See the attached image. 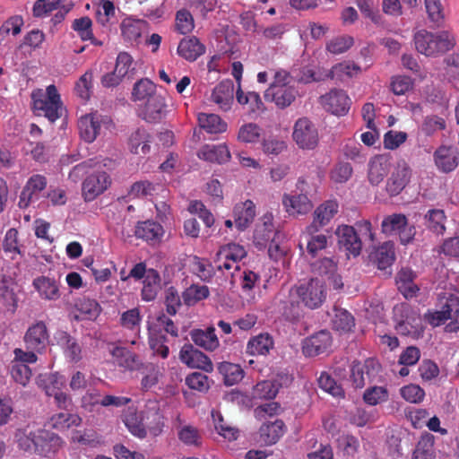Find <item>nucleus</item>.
<instances>
[{
  "instance_id": "obj_34",
  "label": "nucleus",
  "mask_w": 459,
  "mask_h": 459,
  "mask_svg": "<svg viewBox=\"0 0 459 459\" xmlns=\"http://www.w3.org/2000/svg\"><path fill=\"white\" fill-rule=\"evenodd\" d=\"M194 343L207 351H214L219 347V340L215 333L214 327H208L206 330L195 329L190 333Z\"/></svg>"
},
{
  "instance_id": "obj_42",
  "label": "nucleus",
  "mask_w": 459,
  "mask_h": 459,
  "mask_svg": "<svg viewBox=\"0 0 459 459\" xmlns=\"http://www.w3.org/2000/svg\"><path fill=\"white\" fill-rule=\"evenodd\" d=\"M320 229L310 231L309 225L306 228L304 236L307 238V253L315 257L317 253L327 247L328 238L325 234L319 233Z\"/></svg>"
},
{
  "instance_id": "obj_54",
  "label": "nucleus",
  "mask_w": 459,
  "mask_h": 459,
  "mask_svg": "<svg viewBox=\"0 0 459 459\" xmlns=\"http://www.w3.org/2000/svg\"><path fill=\"white\" fill-rule=\"evenodd\" d=\"M294 289L290 291V296L285 299H280L281 304V310L285 318L289 321H295L300 316V306L299 301L295 299Z\"/></svg>"
},
{
  "instance_id": "obj_9",
  "label": "nucleus",
  "mask_w": 459,
  "mask_h": 459,
  "mask_svg": "<svg viewBox=\"0 0 459 459\" xmlns=\"http://www.w3.org/2000/svg\"><path fill=\"white\" fill-rule=\"evenodd\" d=\"M48 340V327L43 321H38L30 325L23 337L26 350L35 351L39 354L46 350Z\"/></svg>"
},
{
  "instance_id": "obj_13",
  "label": "nucleus",
  "mask_w": 459,
  "mask_h": 459,
  "mask_svg": "<svg viewBox=\"0 0 459 459\" xmlns=\"http://www.w3.org/2000/svg\"><path fill=\"white\" fill-rule=\"evenodd\" d=\"M338 237V243L353 256H358L362 249V240L354 227L341 225L335 231Z\"/></svg>"
},
{
  "instance_id": "obj_15",
  "label": "nucleus",
  "mask_w": 459,
  "mask_h": 459,
  "mask_svg": "<svg viewBox=\"0 0 459 459\" xmlns=\"http://www.w3.org/2000/svg\"><path fill=\"white\" fill-rule=\"evenodd\" d=\"M391 159L385 154L372 157L368 164V179L372 186H378L388 175Z\"/></svg>"
},
{
  "instance_id": "obj_51",
  "label": "nucleus",
  "mask_w": 459,
  "mask_h": 459,
  "mask_svg": "<svg viewBox=\"0 0 459 459\" xmlns=\"http://www.w3.org/2000/svg\"><path fill=\"white\" fill-rule=\"evenodd\" d=\"M168 339L161 332H150L149 346L152 351V354L161 359H167L169 355V348L166 344Z\"/></svg>"
},
{
  "instance_id": "obj_28",
  "label": "nucleus",
  "mask_w": 459,
  "mask_h": 459,
  "mask_svg": "<svg viewBox=\"0 0 459 459\" xmlns=\"http://www.w3.org/2000/svg\"><path fill=\"white\" fill-rule=\"evenodd\" d=\"M233 214L236 227L239 230H244L255 219V206L251 200H247L235 205Z\"/></svg>"
},
{
  "instance_id": "obj_10",
  "label": "nucleus",
  "mask_w": 459,
  "mask_h": 459,
  "mask_svg": "<svg viewBox=\"0 0 459 459\" xmlns=\"http://www.w3.org/2000/svg\"><path fill=\"white\" fill-rule=\"evenodd\" d=\"M47 184L48 180L45 176L32 175L21 192L18 206L21 209L28 208L32 202L39 199L40 192L47 187Z\"/></svg>"
},
{
  "instance_id": "obj_2",
  "label": "nucleus",
  "mask_w": 459,
  "mask_h": 459,
  "mask_svg": "<svg viewBox=\"0 0 459 459\" xmlns=\"http://www.w3.org/2000/svg\"><path fill=\"white\" fill-rule=\"evenodd\" d=\"M416 50L428 57H437L456 46V38L451 30L431 32L420 30L413 37Z\"/></svg>"
},
{
  "instance_id": "obj_7",
  "label": "nucleus",
  "mask_w": 459,
  "mask_h": 459,
  "mask_svg": "<svg viewBox=\"0 0 459 459\" xmlns=\"http://www.w3.org/2000/svg\"><path fill=\"white\" fill-rule=\"evenodd\" d=\"M292 137L297 145L304 150H313L318 144L317 129L307 117H301L296 121Z\"/></svg>"
},
{
  "instance_id": "obj_49",
  "label": "nucleus",
  "mask_w": 459,
  "mask_h": 459,
  "mask_svg": "<svg viewBox=\"0 0 459 459\" xmlns=\"http://www.w3.org/2000/svg\"><path fill=\"white\" fill-rule=\"evenodd\" d=\"M236 99L240 105H247L250 112L255 113L264 109V103L259 93L255 91L245 93L240 84L236 91Z\"/></svg>"
},
{
  "instance_id": "obj_27",
  "label": "nucleus",
  "mask_w": 459,
  "mask_h": 459,
  "mask_svg": "<svg viewBox=\"0 0 459 459\" xmlns=\"http://www.w3.org/2000/svg\"><path fill=\"white\" fill-rule=\"evenodd\" d=\"M112 356L117 366L130 371L141 370L144 364L137 354L130 351L126 348H114L112 351Z\"/></svg>"
},
{
  "instance_id": "obj_36",
  "label": "nucleus",
  "mask_w": 459,
  "mask_h": 459,
  "mask_svg": "<svg viewBox=\"0 0 459 459\" xmlns=\"http://www.w3.org/2000/svg\"><path fill=\"white\" fill-rule=\"evenodd\" d=\"M82 419L79 415L69 412H59L52 415L48 420V426L58 431H65L71 427H77L81 424Z\"/></svg>"
},
{
  "instance_id": "obj_24",
  "label": "nucleus",
  "mask_w": 459,
  "mask_h": 459,
  "mask_svg": "<svg viewBox=\"0 0 459 459\" xmlns=\"http://www.w3.org/2000/svg\"><path fill=\"white\" fill-rule=\"evenodd\" d=\"M177 51L182 58L194 62L204 54L205 46L195 36L186 37L180 40Z\"/></svg>"
},
{
  "instance_id": "obj_39",
  "label": "nucleus",
  "mask_w": 459,
  "mask_h": 459,
  "mask_svg": "<svg viewBox=\"0 0 459 459\" xmlns=\"http://www.w3.org/2000/svg\"><path fill=\"white\" fill-rule=\"evenodd\" d=\"M428 230L437 235H443L446 231V215L442 209H430L424 215Z\"/></svg>"
},
{
  "instance_id": "obj_1",
  "label": "nucleus",
  "mask_w": 459,
  "mask_h": 459,
  "mask_svg": "<svg viewBox=\"0 0 459 459\" xmlns=\"http://www.w3.org/2000/svg\"><path fill=\"white\" fill-rule=\"evenodd\" d=\"M273 80L264 91V99L284 109L295 102L299 96V90L292 84V75L283 68L270 69Z\"/></svg>"
},
{
  "instance_id": "obj_41",
  "label": "nucleus",
  "mask_w": 459,
  "mask_h": 459,
  "mask_svg": "<svg viewBox=\"0 0 459 459\" xmlns=\"http://www.w3.org/2000/svg\"><path fill=\"white\" fill-rule=\"evenodd\" d=\"M374 262L380 270H385L391 266L395 260L394 245L391 241L384 242L375 251Z\"/></svg>"
},
{
  "instance_id": "obj_44",
  "label": "nucleus",
  "mask_w": 459,
  "mask_h": 459,
  "mask_svg": "<svg viewBox=\"0 0 459 459\" xmlns=\"http://www.w3.org/2000/svg\"><path fill=\"white\" fill-rule=\"evenodd\" d=\"M434 443L435 437L432 434H423L416 445L412 459H436Z\"/></svg>"
},
{
  "instance_id": "obj_20",
  "label": "nucleus",
  "mask_w": 459,
  "mask_h": 459,
  "mask_svg": "<svg viewBox=\"0 0 459 459\" xmlns=\"http://www.w3.org/2000/svg\"><path fill=\"white\" fill-rule=\"evenodd\" d=\"M339 204L335 200H327L321 204L314 212L313 221L309 225V230H316L327 225L338 212Z\"/></svg>"
},
{
  "instance_id": "obj_57",
  "label": "nucleus",
  "mask_w": 459,
  "mask_h": 459,
  "mask_svg": "<svg viewBox=\"0 0 459 459\" xmlns=\"http://www.w3.org/2000/svg\"><path fill=\"white\" fill-rule=\"evenodd\" d=\"M262 128L255 123H247L240 126L238 134V139L243 143H256L261 134Z\"/></svg>"
},
{
  "instance_id": "obj_5",
  "label": "nucleus",
  "mask_w": 459,
  "mask_h": 459,
  "mask_svg": "<svg viewBox=\"0 0 459 459\" xmlns=\"http://www.w3.org/2000/svg\"><path fill=\"white\" fill-rule=\"evenodd\" d=\"M294 293L310 309L319 307L326 298L325 284L317 278L310 279L307 283L297 286Z\"/></svg>"
},
{
  "instance_id": "obj_58",
  "label": "nucleus",
  "mask_w": 459,
  "mask_h": 459,
  "mask_svg": "<svg viewBox=\"0 0 459 459\" xmlns=\"http://www.w3.org/2000/svg\"><path fill=\"white\" fill-rule=\"evenodd\" d=\"M246 255L247 252L244 247L236 243H230L222 247L218 253L219 259L231 260L236 263Z\"/></svg>"
},
{
  "instance_id": "obj_40",
  "label": "nucleus",
  "mask_w": 459,
  "mask_h": 459,
  "mask_svg": "<svg viewBox=\"0 0 459 459\" xmlns=\"http://www.w3.org/2000/svg\"><path fill=\"white\" fill-rule=\"evenodd\" d=\"M58 343L63 347L65 354L73 362H79L82 356V347L77 340L66 332H61L58 337Z\"/></svg>"
},
{
  "instance_id": "obj_47",
  "label": "nucleus",
  "mask_w": 459,
  "mask_h": 459,
  "mask_svg": "<svg viewBox=\"0 0 459 459\" xmlns=\"http://www.w3.org/2000/svg\"><path fill=\"white\" fill-rule=\"evenodd\" d=\"M199 126L209 134H220L227 130V123L216 114L200 113Z\"/></svg>"
},
{
  "instance_id": "obj_45",
  "label": "nucleus",
  "mask_w": 459,
  "mask_h": 459,
  "mask_svg": "<svg viewBox=\"0 0 459 459\" xmlns=\"http://www.w3.org/2000/svg\"><path fill=\"white\" fill-rule=\"evenodd\" d=\"M64 384V377L58 372L39 375L37 385L48 396L61 390Z\"/></svg>"
},
{
  "instance_id": "obj_4",
  "label": "nucleus",
  "mask_w": 459,
  "mask_h": 459,
  "mask_svg": "<svg viewBox=\"0 0 459 459\" xmlns=\"http://www.w3.org/2000/svg\"><path fill=\"white\" fill-rule=\"evenodd\" d=\"M18 447L25 452L44 453L48 451V443L58 445L60 437L44 429L35 431L29 428L18 429L14 434Z\"/></svg>"
},
{
  "instance_id": "obj_29",
  "label": "nucleus",
  "mask_w": 459,
  "mask_h": 459,
  "mask_svg": "<svg viewBox=\"0 0 459 459\" xmlns=\"http://www.w3.org/2000/svg\"><path fill=\"white\" fill-rule=\"evenodd\" d=\"M273 346V339L269 333H259L249 339L246 352L251 356H266Z\"/></svg>"
},
{
  "instance_id": "obj_62",
  "label": "nucleus",
  "mask_w": 459,
  "mask_h": 459,
  "mask_svg": "<svg viewBox=\"0 0 459 459\" xmlns=\"http://www.w3.org/2000/svg\"><path fill=\"white\" fill-rule=\"evenodd\" d=\"M354 44L352 37L348 35H342L332 39L326 44V49L334 55L342 54L347 51Z\"/></svg>"
},
{
  "instance_id": "obj_33",
  "label": "nucleus",
  "mask_w": 459,
  "mask_h": 459,
  "mask_svg": "<svg viewBox=\"0 0 459 459\" xmlns=\"http://www.w3.org/2000/svg\"><path fill=\"white\" fill-rule=\"evenodd\" d=\"M198 157L210 162L221 164L230 159V153L225 144H205L198 152Z\"/></svg>"
},
{
  "instance_id": "obj_30",
  "label": "nucleus",
  "mask_w": 459,
  "mask_h": 459,
  "mask_svg": "<svg viewBox=\"0 0 459 459\" xmlns=\"http://www.w3.org/2000/svg\"><path fill=\"white\" fill-rule=\"evenodd\" d=\"M80 136L87 143H92L100 130V120L98 116L87 114L78 121Z\"/></svg>"
},
{
  "instance_id": "obj_3",
  "label": "nucleus",
  "mask_w": 459,
  "mask_h": 459,
  "mask_svg": "<svg viewBox=\"0 0 459 459\" xmlns=\"http://www.w3.org/2000/svg\"><path fill=\"white\" fill-rule=\"evenodd\" d=\"M31 100L33 112L36 116L45 117L51 123L62 116L63 103L54 84L48 85L45 92L40 89L33 91Z\"/></svg>"
},
{
  "instance_id": "obj_38",
  "label": "nucleus",
  "mask_w": 459,
  "mask_h": 459,
  "mask_svg": "<svg viewBox=\"0 0 459 459\" xmlns=\"http://www.w3.org/2000/svg\"><path fill=\"white\" fill-rule=\"evenodd\" d=\"M218 371L222 376L223 383L228 386L239 383L244 377L242 368L231 362L223 361L219 363Z\"/></svg>"
},
{
  "instance_id": "obj_14",
  "label": "nucleus",
  "mask_w": 459,
  "mask_h": 459,
  "mask_svg": "<svg viewBox=\"0 0 459 459\" xmlns=\"http://www.w3.org/2000/svg\"><path fill=\"white\" fill-rule=\"evenodd\" d=\"M332 345L330 332L322 330L307 338L302 345V352L306 357H315L325 352Z\"/></svg>"
},
{
  "instance_id": "obj_43",
  "label": "nucleus",
  "mask_w": 459,
  "mask_h": 459,
  "mask_svg": "<svg viewBox=\"0 0 459 459\" xmlns=\"http://www.w3.org/2000/svg\"><path fill=\"white\" fill-rule=\"evenodd\" d=\"M156 94V84L148 78H142L134 84L131 99L133 101H143Z\"/></svg>"
},
{
  "instance_id": "obj_11",
  "label": "nucleus",
  "mask_w": 459,
  "mask_h": 459,
  "mask_svg": "<svg viewBox=\"0 0 459 459\" xmlns=\"http://www.w3.org/2000/svg\"><path fill=\"white\" fill-rule=\"evenodd\" d=\"M351 99L343 90H332L321 96V104L325 110L336 116H344L351 107Z\"/></svg>"
},
{
  "instance_id": "obj_35",
  "label": "nucleus",
  "mask_w": 459,
  "mask_h": 459,
  "mask_svg": "<svg viewBox=\"0 0 459 459\" xmlns=\"http://www.w3.org/2000/svg\"><path fill=\"white\" fill-rule=\"evenodd\" d=\"M144 22L140 19L126 17L120 23L121 35L125 41L131 44L137 42L142 36Z\"/></svg>"
},
{
  "instance_id": "obj_17",
  "label": "nucleus",
  "mask_w": 459,
  "mask_h": 459,
  "mask_svg": "<svg viewBox=\"0 0 459 459\" xmlns=\"http://www.w3.org/2000/svg\"><path fill=\"white\" fill-rule=\"evenodd\" d=\"M32 286L43 300L56 301L61 297L60 283L54 277L38 276L33 279Z\"/></svg>"
},
{
  "instance_id": "obj_21",
  "label": "nucleus",
  "mask_w": 459,
  "mask_h": 459,
  "mask_svg": "<svg viewBox=\"0 0 459 459\" xmlns=\"http://www.w3.org/2000/svg\"><path fill=\"white\" fill-rule=\"evenodd\" d=\"M377 363L374 359H368L364 362L353 361L351 367V381L354 388H362L366 385V377L377 369Z\"/></svg>"
},
{
  "instance_id": "obj_53",
  "label": "nucleus",
  "mask_w": 459,
  "mask_h": 459,
  "mask_svg": "<svg viewBox=\"0 0 459 459\" xmlns=\"http://www.w3.org/2000/svg\"><path fill=\"white\" fill-rule=\"evenodd\" d=\"M407 226V218L402 213H394L384 218L381 223V230L384 234L391 235Z\"/></svg>"
},
{
  "instance_id": "obj_31",
  "label": "nucleus",
  "mask_w": 459,
  "mask_h": 459,
  "mask_svg": "<svg viewBox=\"0 0 459 459\" xmlns=\"http://www.w3.org/2000/svg\"><path fill=\"white\" fill-rule=\"evenodd\" d=\"M286 427L281 420L264 422L259 429L260 439L265 445H273L283 436Z\"/></svg>"
},
{
  "instance_id": "obj_32",
  "label": "nucleus",
  "mask_w": 459,
  "mask_h": 459,
  "mask_svg": "<svg viewBox=\"0 0 459 459\" xmlns=\"http://www.w3.org/2000/svg\"><path fill=\"white\" fill-rule=\"evenodd\" d=\"M331 316L333 329L341 333H349L352 331L355 326L354 316L348 310L336 305L333 307V314Z\"/></svg>"
},
{
  "instance_id": "obj_48",
  "label": "nucleus",
  "mask_w": 459,
  "mask_h": 459,
  "mask_svg": "<svg viewBox=\"0 0 459 459\" xmlns=\"http://www.w3.org/2000/svg\"><path fill=\"white\" fill-rule=\"evenodd\" d=\"M91 26V20L88 16H83L79 19H75L73 22L72 28L78 33L82 40H90L94 46H102V41L94 38Z\"/></svg>"
},
{
  "instance_id": "obj_37",
  "label": "nucleus",
  "mask_w": 459,
  "mask_h": 459,
  "mask_svg": "<svg viewBox=\"0 0 459 459\" xmlns=\"http://www.w3.org/2000/svg\"><path fill=\"white\" fill-rule=\"evenodd\" d=\"M160 289V277L159 273L154 269L147 271V274L143 280V287L142 289V299L144 301L154 300Z\"/></svg>"
},
{
  "instance_id": "obj_60",
  "label": "nucleus",
  "mask_w": 459,
  "mask_h": 459,
  "mask_svg": "<svg viewBox=\"0 0 459 459\" xmlns=\"http://www.w3.org/2000/svg\"><path fill=\"white\" fill-rule=\"evenodd\" d=\"M209 294L210 291L207 286L192 285L184 292L183 298L186 305L192 306L200 300L207 299Z\"/></svg>"
},
{
  "instance_id": "obj_19",
  "label": "nucleus",
  "mask_w": 459,
  "mask_h": 459,
  "mask_svg": "<svg viewBox=\"0 0 459 459\" xmlns=\"http://www.w3.org/2000/svg\"><path fill=\"white\" fill-rule=\"evenodd\" d=\"M166 98L162 94L157 93L146 100L142 110V117L146 122L158 123L166 116Z\"/></svg>"
},
{
  "instance_id": "obj_25",
  "label": "nucleus",
  "mask_w": 459,
  "mask_h": 459,
  "mask_svg": "<svg viewBox=\"0 0 459 459\" xmlns=\"http://www.w3.org/2000/svg\"><path fill=\"white\" fill-rule=\"evenodd\" d=\"M415 273L409 268H402L396 274L395 282L398 290L409 299L417 296L420 288L414 283Z\"/></svg>"
},
{
  "instance_id": "obj_12",
  "label": "nucleus",
  "mask_w": 459,
  "mask_h": 459,
  "mask_svg": "<svg viewBox=\"0 0 459 459\" xmlns=\"http://www.w3.org/2000/svg\"><path fill=\"white\" fill-rule=\"evenodd\" d=\"M180 360L189 368L212 372V363L208 356L195 349L192 344H185L179 352Z\"/></svg>"
},
{
  "instance_id": "obj_61",
  "label": "nucleus",
  "mask_w": 459,
  "mask_h": 459,
  "mask_svg": "<svg viewBox=\"0 0 459 459\" xmlns=\"http://www.w3.org/2000/svg\"><path fill=\"white\" fill-rule=\"evenodd\" d=\"M318 385L321 389L331 394L334 397H343L342 387L326 372H322L318 377Z\"/></svg>"
},
{
  "instance_id": "obj_50",
  "label": "nucleus",
  "mask_w": 459,
  "mask_h": 459,
  "mask_svg": "<svg viewBox=\"0 0 459 459\" xmlns=\"http://www.w3.org/2000/svg\"><path fill=\"white\" fill-rule=\"evenodd\" d=\"M360 72V67L353 62L338 63L326 72L327 78L343 81L345 78H351Z\"/></svg>"
},
{
  "instance_id": "obj_18",
  "label": "nucleus",
  "mask_w": 459,
  "mask_h": 459,
  "mask_svg": "<svg viewBox=\"0 0 459 459\" xmlns=\"http://www.w3.org/2000/svg\"><path fill=\"white\" fill-rule=\"evenodd\" d=\"M434 160L437 169L448 173L453 171L459 163V152L454 146H440L434 152Z\"/></svg>"
},
{
  "instance_id": "obj_26",
  "label": "nucleus",
  "mask_w": 459,
  "mask_h": 459,
  "mask_svg": "<svg viewBox=\"0 0 459 459\" xmlns=\"http://www.w3.org/2000/svg\"><path fill=\"white\" fill-rule=\"evenodd\" d=\"M164 230L162 226L153 221L138 222L134 230V235L137 238H141L152 244L160 242Z\"/></svg>"
},
{
  "instance_id": "obj_56",
  "label": "nucleus",
  "mask_w": 459,
  "mask_h": 459,
  "mask_svg": "<svg viewBox=\"0 0 459 459\" xmlns=\"http://www.w3.org/2000/svg\"><path fill=\"white\" fill-rule=\"evenodd\" d=\"M10 375L13 380L21 385L22 386H27L32 377V371L28 365L18 364L17 362H11Z\"/></svg>"
},
{
  "instance_id": "obj_52",
  "label": "nucleus",
  "mask_w": 459,
  "mask_h": 459,
  "mask_svg": "<svg viewBox=\"0 0 459 459\" xmlns=\"http://www.w3.org/2000/svg\"><path fill=\"white\" fill-rule=\"evenodd\" d=\"M273 217L272 213L263 216V228H257L255 231V240L257 245L264 246L272 239L274 234Z\"/></svg>"
},
{
  "instance_id": "obj_55",
  "label": "nucleus",
  "mask_w": 459,
  "mask_h": 459,
  "mask_svg": "<svg viewBox=\"0 0 459 459\" xmlns=\"http://www.w3.org/2000/svg\"><path fill=\"white\" fill-rule=\"evenodd\" d=\"M143 377L141 380V388L143 391H148L159 382L160 371L153 363H145L141 368Z\"/></svg>"
},
{
  "instance_id": "obj_63",
  "label": "nucleus",
  "mask_w": 459,
  "mask_h": 459,
  "mask_svg": "<svg viewBox=\"0 0 459 459\" xmlns=\"http://www.w3.org/2000/svg\"><path fill=\"white\" fill-rule=\"evenodd\" d=\"M76 307L87 319L96 318L101 311L100 304L95 299L89 298L80 299L76 303Z\"/></svg>"
},
{
  "instance_id": "obj_59",
  "label": "nucleus",
  "mask_w": 459,
  "mask_h": 459,
  "mask_svg": "<svg viewBox=\"0 0 459 459\" xmlns=\"http://www.w3.org/2000/svg\"><path fill=\"white\" fill-rule=\"evenodd\" d=\"M93 74L91 71H86L76 82L74 91L82 100H88L92 91Z\"/></svg>"
},
{
  "instance_id": "obj_6",
  "label": "nucleus",
  "mask_w": 459,
  "mask_h": 459,
  "mask_svg": "<svg viewBox=\"0 0 459 459\" xmlns=\"http://www.w3.org/2000/svg\"><path fill=\"white\" fill-rule=\"evenodd\" d=\"M400 310L403 319L396 324V332L413 339L422 336L424 326L420 315L408 305H402Z\"/></svg>"
},
{
  "instance_id": "obj_46",
  "label": "nucleus",
  "mask_w": 459,
  "mask_h": 459,
  "mask_svg": "<svg viewBox=\"0 0 459 459\" xmlns=\"http://www.w3.org/2000/svg\"><path fill=\"white\" fill-rule=\"evenodd\" d=\"M425 8L428 18L435 28L446 27V13L440 0H425Z\"/></svg>"
},
{
  "instance_id": "obj_16",
  "label": "nucleus",
  "mask_w": 459,
  "mask_h": 459,
  "mask_svg": "<svg viewBox=\"0 0 459 459\" xmlns=\"http://www.w3.org/2000/svg\"><path fill=\"white\" fill-rule=\"evenodd\" d=\"M411 170L405 161L397 163L386 183V191L392 195H399L409 183Z\"/></svg>"
},
{
  "instance_id": "obj_8",
  "label": "nucleus",
  "mask_w": 459,
  "mask_h": 459,
  "mask_svg": "<svg viewBox=\"0 0 459 459\" xmlns=\"http://www.w3.org/2000/svg\"><path fill=\"white\" fill-rule=\"evenodd\" d=\"M110 184V177L104 171L89 175L82 184V195L84 201H93L104 193Z\"/></svg>"
},
{
  "instance_id": "obj_22",
  "label": "nucleus",
  "mask_w": 459,
  "mask_h": 459,
  "mask_svg": "<svg viewBox=\"0 0 459 459\" xmlns=\"http://www.w3.org/2000/svg\"><path fill=\"white\" fill-rule=\"evenodd\" d=\"M282 204L290 215L307 214L313 208L312 202L307 195L303 193L296 195L284 194L282 196Z\"/></svg>"
},
{
  "instance_id": "obj_64",
  "label": "nucleus",
  "mask_w": 459,
  "mask_h": 459,
  "mask_svg": "<svg viewBox=\"0 0 459 459\" xmlns=\"http://www.w3.org/2000/svg\"><path fill=\"white\" fill-rule=\"evenodd\" d=\"M195 28L194 18L189 11L181 9L176 13V30L181 34L190 33Z\"/></svg>"
},
{
  "instance_id": "obj_23",
  "label": "nucleus",
  "mask_w": 459,
  "mask_h": 459,
  "mask_svg": "<svg viewBox=\"0 0 459 459\" xmlns=\"http://www.w3.org/2000/svg\"><path fill=\"white\" fill-rule=\"evenodd\" d=\"M211 100L223 111L231 108L234 101V84L231 81L218 83L211 95Z\"/></svg>"
}]
</instances>
